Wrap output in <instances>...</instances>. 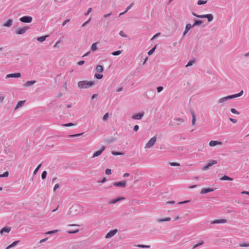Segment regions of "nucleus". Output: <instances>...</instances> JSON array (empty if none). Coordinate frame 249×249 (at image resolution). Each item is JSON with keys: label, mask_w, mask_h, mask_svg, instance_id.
I'll use <instances>...</instances> for the list:
<instances>
[{"label": "nucleus", "mask_w": 249, "mask_h": 249, "mask_svg": "<svg viewBox=\"0 0 249 249\" xmlns=\"http://www.w3.org/2000/svg\"><path fill=\"white\" fill-rule=\"evenodd\" d=\"M83 211V208L78 204H74L70 209L67 215L70 217L76 216Z\"/></svg>", "instance_id": "1"}, {"label": "nucleus", "mask_w": 249, "mask_h": 249, "mask_svg": "<svg viewBox=\"0 0 249 249\" xmlns=\"http://www.w3.org/2000/svg\"><path fill=\"white\" fill-rule=\"evenodd\" d=\"M243 91L241 90L239 93H238L237 94L229 95V96L220 98L218 100L217 103L219 104H224L229 100L232 99L233 98L238 97L242 96L243 95Z\"/></svg>", "instance_id": "2"}, {"label": "nucleus", "mask_w": 249, "mask_h": 249, "mask_svg": "<svg viewBox=\"0 0 249 249\" xmlns=\"http://www.w3.org/2000/svg\"><path fill=\"white\" fill-rule=\"evenodd\" d=\"M93 85V81H80L78 83V87L80 89H88L92 87Z\"/></svg>", "instance_id": "3"}, {"label": "nucleus", "mask_w": 249, "mask_h": 249, "mask_svg": "<svg viewBox=\"0 0 249 249\" xmlns=\"http://www.w3.org/2000/svg\"><path fill=\"white\" fill-rule=\"evenodd\" d=\"M157 140V137L156 136H154L152 138L150 139V140L147 142L144 148H149L152 147L154 144L155 143Z\"/></svg>", "instance_id": "4"}, {"label": "nucleus", "mask_w": 249, "mask_h": 249, "mask_svg": "<svg viewBox=\"0 0 249 249\" xmlns=\"http://www.w3.org/2000/svg\"><path fill=\"white\" fill-rule=\"evenodd\" d=\"M29 29L28 26H24L22 28H18L15 30V33L17 35H23Z\"/></svg>", "instance_id": "5"}, {"label": "nucleus", "mask_w": 249, "mask_h": 249, "mask_svg": "<svg viewBox=\"0 0 249 249\" xmlns=\"http://www.w3.org/2000/svg\"><path fill=\"white\" fill-rule=\"evenodd\" d=\"M33 18L31 16H25L19 18V21L23 23H29L32 21Z\"/></svg>", "instance_id": "6"}, {"label": "nucleus", "mask_w": 249, "mask_h": 249, "mask_svg": "<svg viewBox=\"0 0 249 249\" xmlns=\"http://www.w3.org/2000/svg\"><path fill=\"white\" fill-rule=\"evenodd\" d=\"M217 163L216 160H209L206 166H204L202 167V170L203 171L207 170L208 169H209L210 167L212 166L213 165L216 164Z\"/></svg>", "instance_id": "7"}, {"label": "nucleus", "mask_w": 249, "mask_h": 249, "mask_svg": "<svg viewBox=\"0 0 249 249\" xmlns=\"http://www.w3.org/2000/svg\"><path fill=\"white\" fill-rule=\"evenodd\" d=\"M113 185L116 187L124 188L126 185V182L125 180L120 182H114Z\"/></svg>", "instance_id": "8"}, {"label": "nucleus", "mask_w": 249, "mask_h": 249, "mask_svg": "<svg viewBox=\"0 0 249 249\" xmlns=\"http://www.w3.org/2000/svg\"><path fill=\"white\" fill-rule=\"evenodd\" d=\"M117 229H114V230H110L106 235L105 236V238L107 239V238H111L112 237H113L117 232Z\"/></svg>", "instance_id": "9"}, {"label": "nucleus", "mask_w": 249, "mask_h": 249, "mask_svg": "<svg viewBox=\"0 0 249 249\" xmlns=\"http://www.w3.org/2000/svg\"><path fill=\"white\" fill-rule=\"evenodd\" d=\"M144 115V112H140L133 115L132 116V119L134 120H141Z\"/></svg>", "instance_id": "10"}, {"label": "nucleus", "mask_w": 249, "mask_h": 249, "mask_svg": "<svg viewBox=\"0 0 249 249\" xmlns=\"http://www.w3.org/2000/svg\"><path fill=\"white\" fill-rule=\"evenodd\" d=\"M105 146H103L101 147L100 150L96 151L93 155L92 158H95L100 156L102 153L105 150Z\"/></svg>", "instance_id": "11"}, {"label": "nucleus", "mask_w": 249, "mask_h": 249, "mask_svg": "<svg viewBox=\"0 0 249 249\" xmlns=\"http://www.w3.org/2000/svg\"><path fill=\"white\" fill-rule=\"evenodd\" d=\"M21 76L20 73H10L8 74L6 76V78H18Z\"/></svg>", "instance_id": "12"}, {"label": "nucleus", "mask_w": 249, "mask_h": 249, "mask_svg": "<svg viewBox=\"0 0 249 249\" xmlns=\"http://www.w3.org/2000/svg\"><path fill=\"white\" fill-rule=\"evenodd\" d=\"M214 190L213 188H203L200 192V194H205L209 192H213Z\"/></svg>", "instance_id": "13"}, {"label": "nucleus", "mask_w": 249, "mask_h": 249, "mask_svg": "<svg viewBox=\"0 0 249 249\" xmlns=\"http://www.w3.org/2000/svg\"><path fill=\"white\" fill-rule=\"evenodd\" d=\"M221 144H222V142H221L216 141H211L209 143V145L211 147H213L217 145H221Z\"/></svg>", "instance_id": "14"}, {"label": "nucleus", "mask_w": 249, "mask_h": 249, "mask_svg": "<svg viewBox=\"0 0 249 249\" xmlns=\"http://www.w3.org/2000/svg\"><path fill=\"white\" fill-rule=\"evenodd\" d=\"M125 198L124 197H120L115 199L112 200L109 202V204H115L117 202L121 201L124 200Z\"/></svg>", "instance_id": "15"}, {"label": "nucleus", "mask_w": 249, "mask_h": 249, "mask_svg": "<svg viewBox=\"0 0 249 249\" xmlns=\"http://www.w3.org/2000/svg\"><path fill=\"white\" fill-rule=\"evenodd\" d=\"M11 230V227H9V226H5L3 228H2L0 231V234H2L4 232H7V233H8L10 232Z\"/></svg>", "instance_id": "16"}, {"label": "nucleus", "mask_w": 249, "mask_h": 249, "mask_svg": "<svg viewBox=\"0 0 249 249\" xmlns=\"http://www.w3.org/2000/svg\"><path fill=\"white\" fill-rule=\"evenodd\" d=\"M227 222V220L225 219H221L218 220H213L212 223V224H221V223H225Z\"/></svg>", "instance_id": "17"}, {"label": "nucleus", "mask_w": 249, "mask_h": 249, "mask_svg": "<svg viewBox=\"0 0 249 249\" xmlns=\"http://www.w3.org/2000/svg\"><path fill=\"white\" fill-rule=\"evenodd\" d=\"M12 23L13 19H9L5 23L3 24V26L7 27H10L12 25Z\"/></svg>", "instance_id": "18"}, {"label": "nucleus", "mask_w": 249, "mask_h": 249, "mask_svg": "<svg viewBox=\"0 0 249 249\" xmlns=\"http://www.w3.org/2000/svg\"><path fill=\"white\" fill-rule=\"evenodd\" d=\"M36 83V80L28 81L24 84V86L30 87V86L33 85Z\"/></svg>", "instance_id": "19"}, {"label": "nucleus", "mask_w": 249, "mask_h": 249, "mask_svg": "<svg viewBox=\"0 0 249 249\" xmlns=\"http://www.w3.org/2000/svg\"><path fill=\"white\" fill-rule=\"evenodd\" d=\"M25 102V101H24V100L19 101L16 107H15V110H17L18 108H20V107H22L24 105Z\"/></svg>", "instance_id": "20"}, {"label": "nucleus", "mask_w": 249, "mask_h": 249, "mask_svg": "<svg viewBox=\"0 0 249 249\" xmlns=\"http://www.w3.org/2000/svg\"><path fill=\"white\" fill-rule=\"evenodd\" d=\"M191 114L192 115V125H195V124H196V115H195V114L194 113V112L193 111V110H191Z\"/></svg>", "instance_id": "21"}, {"label": "nucleus", "mask_w": 249, "mask_h": 249, "mask_svg": "<svg viewBox=\"0 0 249 249\" xmlns=\"http://www.w3.org/2000/svg\"><path fill=\"white\" fill-rule=\"evenodd\" d=\"M170 220H171V218L166 217L165 218H158V219H157V221L159 223H161V222H163L169 221Z\"/></svg>", "instance_id": "22"}, {"label": "nucleus", "mask_w": 249, "mask_h": 249, "mask_svg": "<svg viewBox=\"0 0 249 249\" xmlns=\"http://www.w3.org/2000/svg\"><path fill=\"white\" fill-rule=\"evenodd\" d=\"M203 23V21L202 20H197L196 19H194V22L193 24L192 25L193 27H194L196 25H200Z\"/></svg>", "instance_id": "23"}, {"label": "nucleus", "mask_w": 249, "mask_h": 249, "mask_svg": "<svg viewBox=\"0 0 249 249\" xmlns=\"http://www.w3.org/2000/svg\"><path fill=\"white\" fill-rule=\"evenodd\" d=\"M208 19V21L210 22H211L213 19V16L212 14H206V18Z\"/></svg>", "instance_id": "24"}, {"label": "nucleus", "mask_w": 249, "mask_h": 249, "mask_svg": "<svg viewBox=\"0 0 249 249\" xmlns=\"http://www.w3.org/2000/svg\"><path fill=\"white\" fill-rule=\"evenodd\" d=\"M96 70L98 72H102L104 71V69L102 66L98 65L96 66Z\"/></svg>", "instance_id": "25"}, {"label": "nucleus", "mask_w": 249, "mask_h": 249, "mask_svg": "<svg viewBox=\"0 0 249 249\" xmlns=\"http://www.w3.org/2000/svg\"><path fill=\"white\" fill-rule=\"evenodd\" d=\"M48 36H49L46 35V36H42L40 37H37V40L39 42H43V41H45L46 40V38Z\"/></svg>", "instance_id": "26"}, {"label": "nucleus", "mask_w": 249, "mask_h": 249, "mask_svg": "<svg viewBox=\"0 0 249 249\" xmlns=\"http://www.w3.org/2000/svg\"><path fill=\"white\" fill-rule=\"evenodd\" d=\"M220 179L222 180H231V181L233 180V178L225 175L223 177H222L220 178Z\"/></svg>", "instance_id": "27"}, {"label": "nucleus", "mask_w": 249, "mask_h": 249, "mask_svg": "<svg viewBox=\"0 0 249 249\" xmlns=\"http://www.w3.org/2000/svg\"><path fill=\"white\" fill-rule=\"evenodd\" d=\"M174 120L178 122L177 124L178 125L182 123L184 121L182 118H175Z\"/></svg>", "instance_id": "28"}, {"label": "nucleus", "mask_w": 249, "mask_h": 249, "mask_svg": "<svg viewBox=\"0 0 249 249\" xmlns=\"http://www.w3.org/2000/svg\"><path fill=\"white\" fill-rule=\"evenodd\" d=\"M97 49V43H93L91 47V50L94 51Z\"/></svg>", "instance_id": "29"}, {"label": "nucleus", "mask_w": 249, "mask_h": 249, "mask_svg": "<svg viewBox=\"0 0 249 249\" xmlns=\"http://www.w3.org/2000/svg\"><path fill=\"white\" fill-rule=\"evenodd\" d=\"M95 77H96L97 79H101L103 78V74L96 73L94 75Z\"/></svg>", "instance_id": "30"}, {"label": "nucleus", "mask_w": 249, "mask_h": 249, "mask_svg": "<svg viewBox=\"0 0 249 249\" xmlns=\"http://www.w3.org/2000/svg\"><path fill=\"white\" fill-rule=\"evenodd\" d=\"M47 175V173L46 171H44L42 172L41 174V178L43 180L45 179L46 178Z\"/></svg>", "instance_id": "31"}, {"label": "nucleus", "mask_w": 249, "mask_h": 249, "mask_svg": "<svg viewBox=\"0 0 249 249\" xmlns=\"http://www.w3.org/2000/svg\"><path fill=\"white\" fill-rule=\"evenodd\" d=\"M111 154L114 156L123 155H124L123 153H121V152H116V151H112Z\"/></svg>", "instance_id": "32"}, {"label": "nucleus", "mask_w": 249, "mask_h": 249, "mask_svg": "<svg viewBox=\"0 0 249 249\" xmlns=\"http://www.w3.org/2000/svg\"><path fill=\"white\" fill-rule=\"evenodd\" d=\"M9 176V172L8 171L5 172L2 174H0V178L3 177H7Z\"/></svg>", "instance_id": "33"}, {"label": "nucleus", "mask_w": 249, "mask_h": 249, "mask_svg": "<svg viewBox=\"0 0 249 249\" xmlns=\"http://www.w3.org/2000/svg\"><path fill=\"white\" fill-rule=\"evenodd\" d=\"M83 134H84V133H78V134H73V135H70L69 137H70V138L77 137H79L80 136H81Z\"/></svg>", "instance_id": "34"}, {"label": "nucleus", "mask_w": 249, "mask_h": 249, "mask_svg": "<svg viewBox=\"0 0 249 249\" xmlns=\"http://www.w3.org/2000/svg\"><path fill=\"white\" fill-rule=\"evenodd\" d=\"M19 242V241H18V240L15 241L11 244L10 245V246L11 247V248H13L15 246H16Z\"/></svg>", "instance_id": "35"}, {"label": "nucleus", "mask_w": 249, "mask_h": 249, "mask_svg": "<svg viewBox=\"0 0 249 249\" xmlns=\"http://www.w3.org/2000/svg\"><path fill=\"white\" fill-rule=\"evenodd\" d=\"M207 3V0H199L197 1V4L199 5L202 4H205Z\"/></svg>", "instance_id": "36"}, {"label": "nucleus", "mask_w": 249, "mask_h": 249, "mask_svg": "<svg viewBox=\"0 0 249 249\" xmlns=\"http://www.w3.org/2000/svg\"><path fill=\"white\" fill-rule=\"evenodd\" d=\"M121 53H122L121 51L118 50V51H116L113 52L112 53V54L113 55L116 56V55H118L120 54Z\"/></svg>", "instance_id": "37"}, {"label": "nucleus", "mask_w": 249, "mask_h": 249, "mask_svg": "<svg viewBox=\"0 0 249 249\" xmlns=\"http://www.w3.org/2000/svg\"><path fill=\"white\" fill-rule=\"evenodd\" d=\"M156 48V46H155L154 47H153L152 49H151L150 50H149L148 51V54L149 55H151L155 51Z\"/></svg>", "instance_id": "38"}, {"label": "nucleus", "mask_w": 249, "mask_h": 249, "mask_svg": "<svg viewBox=\"0 0 249 249\" xmlns=\"http://www.w3.org/2000/svg\"><path fill=\"white\" fill-rule=\"evenodd\" d=\"M41 164H39L37 167L36 168V169L34 170V175H36L37 172H38V171L39 170V169H40V168L41 167Z\"/></svg>", "instance_id": "39"}, {"label": "nucleus", "mask_w": 249, "mask_h": 249, "mask_svg": "<svg viewBox=\"0 0 249 249\" xmlns=\"http://www.w3.org/2000/svg\"><path fill=\"white\" fill-rule=\"evenodd\" d=\"M137 247L141 248H150V246L148 245H138Z\"/></svg>", "instance_id": "40"}, {"label": "nucleus", "mask_w": 249, "mask_h": 249, "mask_svg": "<svg viewBox=\"0 0 249 249\" xmlns=\"http://www.w3.org/2000/svg\"><path fill=\"white\" fill-rule=\"evenodd\" d=\"M194 62H195V61L193 60H191L189 61V62L187 63V65H186V67H187L192 66Z\"/></svg>", "instance_id": "41"}, {"label": "nucleus", "mask_w": 249, "mask_h": 249, "mask_svg": "<svg viewBox=\"0 0 249 249\" xmlns=\"http://www.w3.org/2000/svg\"><path fill=\"white\" fill-rule=\"evenodd\" d=\"M192 27L193 26L191 24H187L185 30L189 31Z\"/></svg>", "instance_id": "42"}, {"label": "nucleus", "mask_w": 249, "mask_h": 249, "mask_svg": "<svg viewBox=\"0 0 249 249\" xmlns=\"http://www.w3.org/2000/svg\"><path fill=\"white\" fill-rule=\"evenodd\" d=\"M170 165L172 166H178L180 165L179 163L178 162H170Z\"/></svg>", "instance_id": "43"}, {"label": "nucleus", "mask_w": 249, "mask_h": 249, "mask_svg": "<svg viewBox=\"0 0 249 249\" xmlns=\"http://www.w3.org/2000/svg\"><path fill=\"white\" fill-rule=\"evenodd\" d=\"M79 231V230H76L75 231H67V232L70 234H73L78 232Z\"/></svg>", "instance_id": "44"}, {"label": "nucleus", "mask_w": 249, "mask_h": 249, "mask_svg": "<svg viewBox=\"0 0 249 249\" xmlns=\"http://www.w3.org/2000/svg\"><path fill=\"white\" fill-rule=\"evenodd\" d=\"M231 112L232 113L236 114H239V112L237 111L235 108H231Z\"/></svg>", "instance_id": "45"}, {"label": "nucleus", "mask_w": 249, "mask_h": 249, "mask_svg": "<svg viewBox=\"0 0 249 249\" xmlns=\"http://www.w3.org/2000/svg\"><path fill=\"white\" fill-rule=\"evenodd\" d=\"M119 35L122 37H125L127 36V35L123 31H121L119 32Z\"/></svg>", "instance_id": "46"}, {"label": "nucleus", "mask_w": 249, "mask_h": 249, "mask_svg": "<svg viewBox=\"0 0 249 249\" xmlns=\"http://www.w3.org/2000/svg\"><path fill=\"white\" fill-rule=\"evenodd\" d=\"M239 246L242 247H249V243H242L240 244Z\"/></svg>", "instance_id": "47"}, {"label": "nucleus", "mask_w": 249, "mask_h": 249, "mask_svg": "<svg viewBox=\"0 0 249 249\" xmlns=\"http://www.w3.org/2000/svg\"><path fill=\"white\" fill-rule=\"evenodd\" d=\"M62 125L64 126L69 127V126H71L74 125V124L71 123H70L64 124Z\"/></svg>", "instance_id": "48"}, {"label": "nucleus", "mask_w": 249, "mask_h": 249, "mask_svg": "<svg viewBox=\"0 0 249 249\" xmlns=\"http://www.w3.org/2000/svg\"><path fill=\"white\" fill-rule=\"evenodd\" d=\"M57 232V230H53V231H48L46 233V234H52V233H56Z\"/></svg>", "instance_id": "49"}, {"label": "nucleus", "mask_w": 249, "mask_h": 249, "mask_svg": "<svg viewBox=\"0 0 249 249\" xmlns=\"http://www.w3.org/2000/svg\"><path fill=\"white\" fill-rule=\"evenodd\" d=\"M163 87H161V86L158 87L157 88V92H160V91H161L163 90Z\"/></svg>", "instance_id": "50"}, {"label": "nucleus", "mask_w": 249, "mask_h": 249, "mask_svg": "<svg viewBox=\"0 0 249 249\" xmlns=\"http://www.w3.org/2000/svg\"><path fill=\"white\" fill-rule=\"evenodd\" d=\"M105 173L107 175H110L111 174V170L110 169H107Z\"/></svg>", "instance_id": "51"}, {"label": "nucleus", "mask_w": 249, "mask_h": 249, "mask_svg": "<svg viewBox=\"0 0 249 249\" xmlns=\"http://www.w3.org/2000/svg\"><path fill=\"white\" fill-rule=\"evenodd\" d=\"M134 3L132 2L131 3L126 9L125 12H127L133 5Z\"/></svg>", "instance_id": "52"}, {"label": "nucleus", "mask_w": 249, "mask_h": 249, "mask_svg": "<svg viewBox=\"0 0 249 249\" xmlns=\"http://www.w3.org/2000/svg\"><path fill=\"white\" fill-rule=\"evenodd\" d=\"M108 118V113H105V114L104 115L103 119V120H107V118Z\"/></svg>", "instance_id": "53"}, {"label": "nucleus", "mask_w": 249, "mask_h": 249, "mask_svg": "<svg viewBox=\"0 0 249 249\" xmlns=\"http://www.w3.org/2000/svg\"><path fill=\"white\" fill-rule=\"evenodd\" d=\"M197 18H206V14L205 15H199L198 16H197Z\"/></svg>", "instance_id": "54"}, {"label": "nucleus", "mask_w": 249, "mask_h": 249, "mask_svg": "<svg viewBox=\"0 0 249 249\" xmlns=\"http://www.w3.org/2000/svg\"><path fill=\"white\" fill-rule=\"evenodd\" d=\"M229 120H230V121H231V122H232L234 124L236 123L237 122V120L235 119H232L231 118H230Z\"/></svg>", "instance_id": "55"}, {"label": "nucleus", "mask_w": 249, "mask_h": 249, "mask_svg": "<svg viewBox=\"0 0 249 249\" xmlns=\"http://www.w3.org/2000/svg\"><path fill=\"white\" fill-rule=\"evenodd\" d=\"M160 35V33H157L152 38L151 40L156 38L157 37L159 36Z\"/></svg>", "instance_id": "56"}, {"label": "nucleus", "mask_w": 249, "mask_h": 249, "mask_svg": "<svg viewBox=\"0 0 249 249\" xmlns=\"http://www.w3.org/2000/svg\"><path fill=\"white\" fill-rule=\"evenodd\" d=\"M70 19H67L64 21L62 23V25L65 26L68 22L70 21Z\"/></svg>", "instance_id": "57"}, {"label": "nucleus", "mask_w": 249, "mask_h": 249, "mask_svg": "<svg viewBox=\"0 0 249 249\" xmlns=\"http://www.w3.org/2000/svg\"><path fill=\"white\" fill-rule=\"evenodd\" d=\"M112 14V13L110 12L108 14H105L104 16H103V18H107L108 17H109L110 16H111Z\"/></svg>", "instance_id": "58"}, {"label": "nucleus", "mask_w": 249, "mask_h": 249, "mask_svg": "<svg viewBox=\"0 0 249 249\" xmlns=\"http://www.w3.org/2000/svg\"><path fill=\"white\" fill-rule=\"evenodd\" d=\"M139 128V126L138 125H135L134 126V130L135 132H137Z\"/></svg>", "instance_id": "59"}, {"label": "nucleus", "mask_w": 249, "mask_h": 249, "mask_svg": "<svg viewBox=\"0 0 249 249\" xmlns=\"http://www.w3.org/2000/svg\"><path fill=\"white\" fill-rule=\"evenodd\" d=\"M59 187V185L58 184H56L53 188V191H55Z\"/></svg>", "instance_id": "60"}, {"label": "nucleus", "mask_w": 249, "mask_h": 249, "mask_svg": "<svg viewBox=\"0 0 249 249\" xmlns=\"http://www.w3.org/2000/svg\"><path fill=\"white\" fill-rule=\"evenodd\" d=\"M90 21V19H89L88 20H87V21L85 22L81 26L82 27H85L89 22V21Z\"/></svg>", "instance_id": "61"}, {"label": "nucleus", "mask_w": 249, "mask_h": 249, "mask_svg": "<svg viewBox=\"0 0 249 249\" xmlns=\"http://www.w3.org/2000/svg\"><path fill=\"white\" fill-rule=\"evenodd\" d=\"M92 10V8H89V9L88 10V11L86 13H85V15L86 16H87L88 15H89V13Z\"/></svg>", "instance_id": "62"}, {"label": "nucleus", "mask_w": 249, "mask_h": 249, "mask_svg": "<svg viewBox=\"0 0 249 249\" xmlns=\"http://www.w3.org/2000/svg\"><path fill=\"white\" fill-rule=\"evenodd\" d=\"M84 63H85V61H83V60H81V61H79V62H78L77 64H78V65H82L84 64Z\"/></svg>", "instance_id": "63"}, {"label": "nucleus", "mask_w": 249, "mask_h": 249, "mask_svg": "<svg viewBox=\"0 0 249 249\" xmlns=\"http://www.w3.org/2000/svg\"><path fill=\"white\" fill-rule=\"evenodd\" d=\"M241 194H245V195H247L249 196V192H248V191H243L241 192Z\"/></svg>", "instance_id": "64"}]
</instances>
